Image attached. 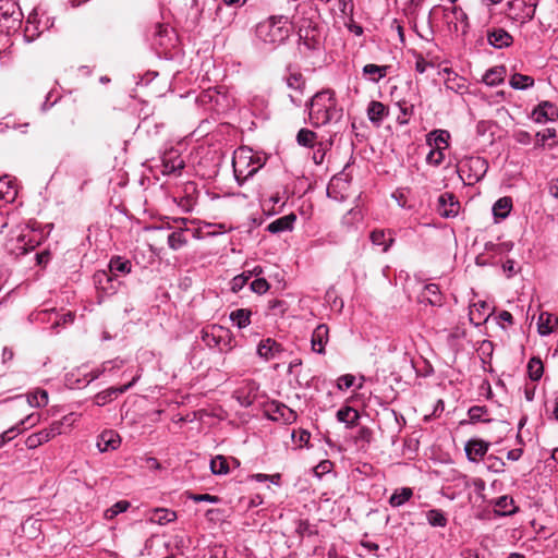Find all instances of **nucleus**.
<instances>
[{
    "mask_svg": "<svg viewBox=\"0 0 558 558\" xmlns=\"http://www.w3.org/2000/svg\"><path fill=\"white\" fill-rule=\"evenodd\" d=\"M304 104L308 112V121L313 126L336 124L343 117V109L338 104L336 93L331 88L316 92Z\"/></svg>",
    "mask_w": 558,
    "mask_h": 558,
    "instance_id": "obj_1",
    "label": "nucleus"
},
{
    "mask_svg": "<svg viewBox=\"0 0 558 558\" xmlns=\"http://www.w3.org/2000/svg\"><path fill=\"white\" fill-rule=\"evenodd\" d=\"M292 32L291 22L286 15L270 16L255 27V38L258 43L275 49L286 43Z\"/></svg>",
    "mask_w": 558,
    "mask_h": 558,
    "instance_id": "obj_2",
    "label": "nucleus"
},
{
    "mask_svg": "<svg viewBox=\"0 0 558 558\" xmlns=\"http://www.w3.org/2000/svg\"><path fill=\"white\" fill-rule=\"evenodd\" d=\"M298 34V49L303 57L314 56L323 49L322 36L316 26H301Z\"/></svg>",
    "mask_w": 558,
    "mask_h": 558,
    "instance_id": "obj_3",
    "label": "nucleus"
},
{
    "mask_svg": "<svg viewBox=\"0 0 558 558\" xmlns=\"http://www.w3.org/2000/svg\"><path fill=\"white\" fill-rule=\"evenodd\" d=\"M538 0H510L507 3V16L520 24L531 21L534 15Z\"/></svg>",
    "mask_w": 558,
    "mask_h": 558,
    "instance_id": "obj_4",
    "label": "nucleus"
},
{
    "mask_svg": "<svg viewBox=\"0 0 558 558\" xmlns=\"http://www.w3.org/2000/svg\"><path fill=\"white\" fill-rule=\"evenodd\" d=\"M246 108H248L252 116L257 119V121L251 122L250 130L256 129L258 122L264 123L269 118V101L265 94L251 93L246 99Z\"/></svg>",
    "mask_w": 558,
    "mask_h": 558,
    "instance_id": "obj_5",
    "label": "nucleus"
},
{
    "mask_svg": "<svg viewBox=\"0 0 558 558\" xmlns=\"http://www.w3.org/2000/svg\"><path fill=\"white\" fill-rule=\"evenodd\" d=\"M291 66H288L287 70L290 71ZM286 84L288 88L292 90L289 94V98L291 102L301 107L304 102L303 96L306 88V78L303 76L301 72H289L287 76H284Z\"/></svg>",
    "mask_w": 558,
    "mask_h": 558,
    "instance_id": "obj_6",
    "label": "nucleus"
},
{
    "mask_svg": "<svg viewBox=\"0 0 558 558\" xmlns=\"http://www.w3.org/2000/svg\"><path fill=\"white\" fill-rule=\"evenodd\" d=\"M265 415L275 422H283L284 424H292L296 421L298 414L294 410L283 403L272 401L265 407Z\"/></svg>",
    "mask_w": 558,
    "mask_h": 558,
    "instance_id": "obj_7",
    "label": "nucleus"
},
{
    "mask_svg": "<svg viewBox=\"0 0 558 558\" xmlns=\"http://www.w3.org/2000/svg\"><path fill=\"white\" fill-rule=\"evenodd\" d=\"M460 203L456 195L450 192H445L438 197L437 210L444 218H453L458 215Z\"/></svg>",
    "mask_w": 558,
    "mask_h": 558,
    "instance_id": "obj_8",
    "label": "nucleus"
},
{
    "mask_svg": "<svg viewBox=\"0 0 558 558\" xmlns=\"http://www.w3.org/2000/svg\"><path fill=\"white\" fill-rule=\"evenodd\" d=\"M468 167L472 172L468 175L469 183L472 184L474 182L480 181L488 169V162L486 159L482 157H470L465 160V162L461 167V171L464 172V168Z\"/></svg>",
    "mask_w": 558,
    "mask_h": 558,
    "instance_id": "obj_9",
    "label": "nucleus"
},
{
    "mask_svg": "<svg viewBox=\"0 0 558 558\" xmlns=\"http://www.w3.org/2000/svg\"><path fill=\"white\" fill-rule=\"evenodd\" d=\"M536 123H546L558 119V107L550 101H542L535 107L531 114Z\"/></svg>",
    "mask_w": 558,
    "mask_h": 558,
    "instance_id": "obj_10",
    "label": "nucleus"
},
{
    "mask_svg": "<svg viewBox=\"0 0 558 558\" xmlns=\"http://www.w3.org/2000/svg\"><path fill=\"white\" fill-rule=\"evenodd\" d=\"M487 41L495 49H504L513 44V37L506 29L494 27L487 31Z\"/></svg>",
    "mask_w": 558,
    "mask_h": 558,
    "instance_id": "obj_11",
    "label": "nucleus"
},
{
    "mask_svg": "<svg viewBox=\"0 0 558 558\" xmlns=\"http://www.w3.org/2000/svg\"><path fill=\"white\" fill-rule=\"evenodd\" d=\"M489 446L490 444L483 439L472 438L468 440L464 446L468 460L471 462H477L487 453Z\"/></svg>",
    "mask_w": 558,
    "mask_h": 558,
    "instance_id": "obj_12",
    "label": "nucleus"
},
{
    "mask_svg": "<svg viewBox=\"0 0 558 558\" xmlns=\"http://www.w3.org/2000/svg\"><path fill=\"white\" fill-rule=\"evenodd\" d=\"M184 160L175 149L167 150L162 156V173L171 174L180 172L184 168Z\"/></svg>",
    "mask_w": 558,
    "mask_h": 558,
    "instance_id": "obj_13",
    "label": "nucleus"
},
{
    "mask_svg": "<svg viewBox=\"0 0 558 558\" xmlns=\"http://www.w3.org/2000/svg\"><path fill=\"white\" fill-rule=\"evenodd\" d=\"M221 335H227V328L217 325L207 326L202 330V339L209 348L222 351Z\"/></svg>",
    "mask_w": 558,
    "mask_h": 558,
    "instance_id": "obj_14",
    "label": "nucleus"
},
{
    "mask_svg": "<svg viewBox=\"0 0 558 558\" xmlns=\"http://www.w3.org/2000/svg\"><path fill=\"white\" fill-rule=\"evenodd\" d=\"M135 378H133L132 381H130L129 384H125L123 386H120V387H110L104 391H100L98 392L95 397H94V403L98 407H102L109 402H111L113 399H116L119 395L121 393H124L125 391H128L132 386L133 384L135 383Z\"/></svg>",
    "mask_w": 558,
    "mask_h": 558,
    "instance_id": "obj_15",
    "label": "nucleus"
},
{
    "mask_svg": "<svg viewBox=\"0 0 558 558\" xmlns=\"http://www.w3.org/2000/svg\"><path fill=\"white\" fill-rule=\"evenodd\" d=\"M329 340V328L326 324H319L312 333V350L318 354H325V347Z\"/></svg>",
    "mask_w": 558,
    "mask_h": 558,
    "instance_id": "obj_16",
    "label": "nucleus"
},
{
    "mask_svg": "<svg viewBox=\"0 0 558 558\" xmlns=\"http://www.w3.org/2000/svg\"><path fill=\"white\" fill-rule=\"evenodd\" d=\"M262 272V268L259 266H254L252 269H246V284L250 286V290L258 295L266 293L270 284L265 278L256 277L248 283V280L253 275L258 276Z\"/></svg>",
    "mask_w": 558,
    "mask_h": 558,
    "instance_id": "obj_17",
    "label": "nucleus"
},
{
    "mask_svg": "<svg viewBox=\"0 0 558 558\" xmlns=\"http://www.w3.org/2000/svg\"><path fill=\"white\" fill-rule=\"evenodd\" d=\"M295 221L296 215L291 213L270 222L266 227V230L272 234L292 231L294 229Z\"/></svg>",
    "mask_w": 558,
    "mask_h": 558,
    "instance_id": "obj_18",
    "label": "nucleus"
},
{
    "mask_svg": "<svg viewBox=\"0 0 558 558\" xmlns=\"http://www.w3.org/2000/svg\"><path fill=\"white\" fill-rule=\"evenodd\" d=\"M492 502L495 507L494 512L499 517L512 515L518 511L513 498L508 495L500 496Z\"/></svg>",
    "mask_w": 558,
    "mask_h": 558,
    "instance_id": "obj_19",
    "label": "nucleus"
},
{
    "mask_svg": "<svg viewBox=\"0 0 558 558\" xmlns=\"http://www.w3.org/2000/svg\"><path fill=\"white\" fill-rule=\"evenodd\" d=\"M281 350V345L274 339L267 338L260 340L256 348V353L265 361L274 359Z\"/></svg>",
    "mask_w": 558,
    "mask_h": 558,
    "instance_id": "obj_20",
    "label": "nucleus"
},
{
    "mask_svg": "<svg viewBox=\"0 0 558 558\" xmlns=\"http://www.w3.org/2000/svg\"><path fill=\"white\" fill-rule=\"evenodd\" d=\"M390 68V65H377L374 63H368L363 66L362 74L367 81L372 83H378L387 75Z\"/></svg>",
    "mask_w": 558,
    "mask_h": 558,
    "instance_id": "obj_21",
    "label": "nucleus"
},
{
    "mask_svg": "<svg viewBox=\"0 0 558 558\" xmlns=\"http://www.w3.org/2000/svg\"><path fill=\"white\" fill-rule=\"evenodd\" d=\"M121 442L120 436L113 430H105L100 434L97 447L100 451L113 450L119 447Z\"/></svg>",
    "mask_w": 558,
    "mask_h": 558,
    "instance_id": "obj_22",
    "label": "nucleus"
},
{
    "mask_svg": "<svg viewBox=\"0 0 558 558\" xmlns=\"http://www.w3.org/2000/svg\"><path fill=\"white\" fill-rule=\"evenodd\" d=\"M513 203L512 198L510 196H504L498 198L494 205H493V216L495 218V221L506 219L511 209H512Z\"/></svg>",
    "mask_w": 558,
    "mask_h": 558,
    "instance_id": "obj_23",
    "label": "nucleus"
},
{
    "mask_svg": "<svg viewBox=\"0 0 558 558\" xmlns=\"http://www.w3.org/2000/svg\"><path fill=\"white\" fill-rule=\"evenodd\" d=\"M387 114L388 109L383 102L372 100L368 104L367 117L372 123L379 125L380 122L387 117Z\"/></svg>",
    "mask_w": 558,
    "mask_h": 558,
    "instance_id": "obj_24",
    "label": "nucleus"
},
{
    "mask_svg": "<svg viewBox=\"0 0 558 558\" xmlns=\"http://www.w3.org/2000/svg\"><path fill=\"white\" fill-rule=\"evenodd\" d=\"M421 298L433 306L442 305V294L436 283L425 284Z\"/></svg>",
    "mask_w": 558,
    "mask_h": 558,
    "instance_id": "obj_25",
    "label": "nucleus"
},
{
    "mask_svg": "<svg viewBox=\"0 0 558 558\" xmlns=\"http://www.w3.org/2000/svg\"><path fill=\"white\" fill-rule=\"evenodd\" d=\"M506 68L504 65L493 66L484 73L482 82L488 86H497L504 82Z\"/></svg>",
    "mask_w": 558,
    "mask_h": 558,
    "instance_id": "obj_26",
    "label": "nucleus"
},
{
    "mask_svg": "<svg viewBox=\"0 0 558 558\" xmlns=\"http://www.w3.org/2000/svg\"><path fill=\"white\" fill-rule=\"evenodd\" d=\"M132 264L128 259H123L120 256L112 257L109 263V272L116 280L119 275H126L131 271Z\"/></svg>",
    "mask_w": 558,
    "mask_h": 558,
    "instance_id": "obj_27",
    "label": "nucleus"
},
{
    "mask_svg": "<svg viewBox=\"0 0 558 558\" xmlns=\"http://www.w3.org/2000/svg\"><path fill=\"white\" fill-rule=\"evenodd\" d=\"M336 416H337V420L341 423H344L348 428L355 426L357 423V420L360 418L359 412L349 405L340 408L337 411Z\"/></svg>",
    "mask_w": 558,
    "mask_h": 558,
    "instance_id": "obj_28",
    "label": "nucleus"
},
{
    "mask_svg": "<svg viewBox=\"0 0 558 558\" xmlns=\"http://www.w3.org/2000/svg\"><path fill=\"white\" fill-rule=\"evenodd\" d=\"M437 146L435 148H430L429 153L426 156V162L428 165L438 167L445 159L444 150L449 147V142H434Z\"/></svg>",
    "mask_w": 558,
    "mask_h": 558,
    "instance_id": "obj_29",
    "label": "nucleus"
},
{
    "mask_svg": "<svg viewBox=\"0 0 558 558\" xmlns=\"http://www.w3.org/2000/svg\"><path fill=\"white\" fill-rule=\"evenodd\" d=\"M557 324V317L550 313L543 312L538 316L537 328L542 336L549 335L554 331Z\"/></svg>",
    "mask_w": 558,
    "mask_h": 558,
    "instance_id": "obj_30",
    "label": "nucleus"
},
{
    "mask_svg": "<svg viewBox=\"0 0 558 558\" xmlns=\"http://www.w3.org/2000/svg\"><path fill=\"white\" fill-rule=\"evenodd\" d=\"M371 241L374 245L383 246V252H388V250L392 246L395 242V238L391 234V231L387 233L384 230H374L371 233Z\"/></svg>",
    "mask_w": 558,
    "mask_h": 558,
    "instance_id": "obj_31",
    "label": "nucleus"
},
{
    "mask_svg": "<svg viewBox=\"0 0 558 558\" xmlns=\"http://www.w3.org/2000/svg\"><path fill=\"white\" fill-rule=\"evenodd\" d=\"M413 496V489L410 487L397 488L389 498V505L398 508L408 502Z\"/></svg>",
    "mask_w": 558,
    "mask_h": 558,
    "instance_id": "obj_32",
    "label": "nucleus"
},
{
    "mask_svg": "<svg viewBox=\"0 0 558 558\" xmlns=\"http://www.w3.org/2000/svg\"><path fill=\"white\" fill-rule=\"evenodd\" d=\"M445 86L447 89L452 90L459 95H463L468 92L466 80L457 73H453V76L446 78Z\"/></svg>",
    "mask_w": 558,
    "mask_h": 558,
    "instance_id": "obj_33",
    "label": "nucleus"
},
{
    "mask_svg": "<svg viewBox=\"0 0 558 558\" xmlns=\"http://www.w3.org/2000/svg\"><path fill=\"white\" fill-rule=\"evenodd\" d=\"M428 524L433 527H446L448 518L440 509H430L425 513Z\"/></svg>",
    "mask_w": 558,
    "mask_h": 558,
    "instance_id": "obj_34",
    "label": "nucleus"
},
{
    "mask_svg": "<svg viewBox=\"0 0 558 558\" xmlns=\"http://www.w3.org/2000/svg\"><path fill=\"white\" fill-rule=\"evenodd\" d=\"M509 85L517 90H525L534 85V78L530 75L514 73L509 80Z\"/></svg>",
    "mask_w": 558,
    "mask_h": 558,
    "instance_id": "obj_35",
    "label": "nucleus"
},
{
    "mask_svg": "<svg viewBox=\"0 0 558 558\" xmlns=\"http://www.w3.org/2000/svg\"><path fill=\"white\" fill-rule=\"evenodd\" d=\"M411 194L410 187H398L396 189L391 197L397 202V204L403 209H412L413 204L409 201V196Z\"/></svg>",
    "mask_w": 558,
    "mask_h": 558,
    "instance_id": "obj_36",
    "label": "nucleus"
},
{
    "mask_svg": "<svg viewBox=\"0 0 558 558\" xmlns=\"http://www.w3.org/2000/svg\"><path fill=\"white\" fill-rule=\"evenodd\" d=\"M303 146H308L311 148H315L316 144H318V148L313 153V160L316 165H320L324 161L326 147L327 145H331L332 142H298Z\"/></svg>",
    "mask_w": 558,
    "mask_h": 558,
    "instance_id": "obj_37",
    "label": "nucleus"
},
{
    "mask_svg": "<svg viewBox=\"0 0 558 558\" xmlns=\"http://www.w3.org/2000/svg\"><path fill=\"white\" fill-rule=\"evenodd\" d=\"M488 414V409L485 405H473L468 410L469 422L475 424L478 422H490V418H483Z\"/></svg>",
    "mask_w": 558,
    "mask_h": 558,
    "instance_id": "obj_38",
    "label": "nucleus"
},
{
    "mask_svg": "<svg viewBox=\"0 0 558 558\" xmlns=\"http://www.w3.org/2000/svg\"><path fill=\"white\" fill-rule=\"evenodd\" d=\"M94 279H95V283L97 284V287L102 289L104 291H106V292L112 291L113 292L116 290V288L112 284L110 287H107L108 283H111L114 281V279L112 278V276L110 275L109 271H106V270L97 271L94 276Z\"/></svg>",
    "mask_w": 558,
    "mask_h": 558,
    "instance_id": "obj_39",
    "label": "nucleus"
},
{
    "mask_svg": "<svg viewBox=\"0 0 558 558\" xmlns=\"http://www.w3.org/2000/svg\"><path fill=\"white\" fill-rule=\"evenodd\" d=\"M527 373L533 381L542 378L544 373V365L539 357H532L527 363Z\"/></svg>",
    "mask_w": 558,
    "mask_h": 558,
    "instance_id": "obj_40",
    "label": "nucleus"
},
{
    "mask_svg": "<svg viewBox=\"0 0 558 558\" xmlns=\"http://www.w3.org/2000/svg\"><path fill=\"white\" fill-rule=\"evenodd\" d=\"M27 401L32 407L41 408L48 404V392L44 389H36L29 393Z\"/></svg>",
    "mask_w": 558,
    "mask_h": 558,
    "instance_id": "obj_41",
    "label": "nucleus"
},
{
    "mask_svg": "<svg viewBox=\"0 0 558 558\" xmlns=\"http://www.w3.org/2000/svg\"><path fill=\"white\" fill-rule=\"evenodd\" d=\"M210 470L214 474H227L229 472V463L226 457L217 456L210 461Z\"/></svg>",
    "mask_w": 558,
    "mask_h": 558,
    "instance_id": "obj_42",
    "label": "nucleus"
},
{
    "mask_svg": "<svg viewBox=\"0 0 558 558\" xmlns=\"http://www.w3.org/2000/svg\"><path fill=\"white\" fill-rule=\"evenodd\" d=\"M129 507H130L129 501L120 500L105 511V518L108 520H112L119 513L126 511L129 509Z\"/></svg>",
    "mask_w": 558,
    "mask_h": 558,
    "instance_id": "obj_43",
    "label": "nucleus"
},
{
    "mask_svg": "<svg viewBox=\"0 0 558 558\" xmlns=\"http://www.w3.org/2000/svg\"><path fill=\"white\" fill-rule=\"evenodd\" d=\"M177 519V514L174 511L168 509H157L155 512L154 521L159 524H165L172 522Z\"/></svg>",
    "mask_w": 558,
    "mask_h": 558,
    "instance_id": "obj_44",
    "label": "nucleus"
},
{
    "mask_svg": "<svg viewBox=\"0 0 558 558\" xmlns=\"http://www.w3.org/2000/svg\"><path fill=\"white\" fill-rule=\"evenodd\" d=\"M47 441H49V439L47 437L46 432H44L43 429L38 433L29 435L26 439V446L28 448H36Z\"/></svg>",
    "mask_w": 558,
    "mask_h": 558,
    "instance_id": "obj_45",
    "label": "nucleus"
},
{
    "mask_svg": "<svg viewBox=\"0 0 558 558\" xmlns=\"http://www.w3.org/2000/svg\"><path fill=\"white\" fill-rule=\"evenodd\" d=\"M413 57L415 58V71L420 74H424L427 69L434 68V63L427 61L422 53L413 51Z\"/></svg>",
    "mask_w": 558,
    "mask_h": 558,
    "instance_id": "obj_46",
    "label": "nucleus"
},
{
    "mask_svg": "<svg viewBox=\"0 0 558 558\" xmlns=\"http://www.w3.org/2000/svg\"><path fill=\"white\" fill-rule=\"evenodd\" d=\"M186 243L183 231H174L168 236V244L172 250H178Z\"/></svg>",
    "mask_w": 558,
    "mask_h": 558,
    "instance_id": "obj_47",
    "label": "nucleus"
},
{
    "mask_svg": "<svg viewBox=\"0 0 558 558\" xmlns=\"http://www.w3.org/2000/svg\"><path fill=\"white\" fill-rule=\"evenodd\" d=\"M219 93L213 89L204 90L197 97V101L202 105H210L213 102H218Z\"/></svg>",
    "mask_w": 558,
    "mask_h": 558,
    "instance_id": "obj_48",
    "label": "nucleus"
},
{
    "mask_svg": "<svg viewBox=\"0 0 558 558\" xmlns=\"http://www.w3.org/2000/svg\"><path fill=\"white\" fill-rule=\"evenodd\" d=\"M496 130H498V125L490 121H482L477 124V133L481 136H485L486 132H489V135L494 137Z\"/></svg>",
    "mask_w": 558,
    "mask_h": 558,
    "instance_id": "obj_49",
    "label": "nucleus"
},
{
    "mask_svg": "<svg viewBox=\"0 0 558 558\" xmlns=\"http://www.w3.org/2000/svg\"><path fill=\"white\" fill-rule=\"evenodd\" d=\"M354 381H355V376L354 375H352V374L341 375L337 379V388L339 390H347V389L351 388L354 385Z\"/></svg>",
    "mask_w": 558,
    "mask_h": 558,
    "instance_id": "obj_50",
    "label": "nucleus"
},
{
    "mask_svg": "<svg viewBox=\"0 0 558 558\" xmlns=\"http://www.w3.org/2000/svg\"><path fill=\"white\" fill-rule=\"evenodd\" d=\"M169 35V28L163 24L157 23L155 25L154 36L158 40V45L166 46L165 37Z\"/></svg>",
    "mask_w": 558,
    "mask_h": 558,
    "instance_id": "obj_51",
    "label": "nucleus"
},
{
    "mask_svg": "<svg viewBox=\"0 0 558 558\" xmlns=\"http://www.w3.org/2000/svg\"><path fill=\"white\" fill-rule=\"evenodd\" d=\"M22 430L19 428V425L9 428L0 435V448L3 447L8 441L12 440L20 434Z\"/></svg>",
    "mask_w": 558,
    "mask_h": 558,
    "instance_id": "obj_52",
    "label": "nucleus"
},
{
    "mask_svg": "<svg viewBox=\"0 0 558 558\" xmlns=\"http://www.w3.org/2000/svg\"><path fill=\"white\" fill-rule=\"evenodd\" d=\"M187 498L195 502H201V501H209V502H215V504L219 502L218 496H214V495H209V494L189 493Z\"/></svg>",
    "mask_w": 558,
    "mask_h": 558,
    "instance_id": "obj_53",
    "label": "nucleus"
},
{
    "mask_svg": "<svg viewBox=\"0 0 558 558\" xmlns=\"http://www.w3.org/2000/svg\"><path fill=\"white\" fill-rule=\"evenodd\" d=\"M356 439L366 444H371L373 440V430L367 426H361L357 432Z\"/></svg>",
    "mask_w": 558,
    "mask_h": 558,
    "instance_id": "obj_54",
    "label": "nucleus"
},
{
    "mask_svg": "<svg viewBox=\"0 0 558 558\" xmlns=\"http://www.w3.org/2000/svg\"><path fill=\"white\" fill-rule=\"evenodd\" d=\"M487 460H488V462H490L488 465L489 470H492L494 472H500L504 470L505 462L500 458L495 457V456H489Z\"/></svg>",
    "mask_w": 558,
    "mask_h": 558,
    "instance_id": "obj_55",
    "label": "nucleus"
},
{
    "mask_svg": "<svg viewBox=\"0 0 558 558\" xmlns=\"http://www.w3.org/2000/svg\"><path fill=\"white\" fill-rule=\"evenodd\" d=\"M450 133L447 130H434L426 135V140H449Z\"/></svg>",
    "mask_w": 558,
    "mask_h": 558,
    "instance_id": "obj_56",
    "label": "nucleus"
},
{
    "mask_svg": "<svg viewBox=\"0 0 558 558\" xmlns=\"http://www.w3.org/2000/svg\"><path fill=\"white\" fill-rule=\"evenodd\" d=\"M230 286H231V291L236 293L239 292L240 290L243 289L244 287V272L235 276L231 282H230Z\"/></svg>",
    "mask_w": 558,
    "mask_h": 558,
    "instance_id": "obj_57",
    "label": "nucleus"
},
{
    "mask_svg": "<svg viewBox=\"0 0 558 558\" xmlns=\"http://www.w3.org/2000/svg\"><path fill=\"white\" fill-rule=\"evenodd\" d=\"M401 114L398 116L397 121L400 125H404L408 123V119L413 111V106L410 107H400Z\"/></svg>",
    "mask_w": 558,
    "mask_h": 558,
    "instance_id": "obj_58",
    "label": "nucleus"
},
{
    "mask_svg": "<svg viewBox=\"0 0 558 558\" xmlns=\"http://www.w3.org/2000/svg\"><path fill=\"white\" fill-rule=\"evenodd\" d=\"M232 322H235L238 327L241 329L244 326V308H239L230 314Z\"/></svg>",
    "mask_w": 558,
    "mask_h": 558,
    "instance_id": "obj_59",
    "label": "nucleus"
},
{
    "mask_svg": "<svg viewBox=\"0 0 558 558\" xmlns=\"http://www.w3.org/2000/svg\"><path fill=\"white\" fill-rule=\"evenodd\" d=\"M502 269L507 274L508 278L513 277L518 272V270L515 269V262L513 259H507L502 264Z\"/></svg>",
    "mask_w": 558,
    "mask_h": 558,
    "instance_id": "obj_60",
    "label": "nucleus"
},
{
    "mask_svg": "<svg viewBox=\"0 0 558 558\" xmlns=\"http://www.w3.org/2000/svg\"><path fill=\"white\" fill-rule=\"evenodd\" d=\"M229 135V136H235V129L231 128L229 124H220L216 131V135Z\"/></svg>",
    "mask_w": 558,
    "mask_h": 558,
    "instance_id": "obj_61",
    "label": "nucleus"
},
{
    "mask_svg": "<svg viewBox=\"0 0 558 558\" xmlns=\"http://www.w3.org/2000/svg\"><path fill=\"white\" fill-rule=\"evenodd\" d=\"M232 341L231 332L227 329V335H221L222 351L231 349L233 347Z\"/></svg>",
    "mask_w": 558,
    "mask_h": 558,
    "instance_id": "obj_62",
    "label": "nucleus"
},
{
    "mask_svg": "<svg viewBox=\"0 0 558 558\" xmlns=\"http://www.w3.org/2000/svg\"><path fill=\"white\" fill-rule=\"evenodd\" d=\"M311 439V433L306 429H300L298 432V442L300 446L307 445Z\"/></svg>",
    "mask_w": 558,
    "mask_h": 558,
    "instance_id": "obj_63",
    "label": "nucleus"
},
{
    "mask_svg": "<svg viewBox=\"0 0 558 558\" xmlns=\"http://www.w3.org/2000/svg\"><path fill=\"white\" fill-rule=\"evenodd\" d=\"M536 136L541 138L539 140H551L556 136V130L555 129H550V128H547L546 130H544L543 132H537L536 133Z\"/></svg>",
    "mask_w": 558,
    "mask_h": 558,
    "instance_id": "obj_64",
    "label": "nucleus"
}]
</instances>
